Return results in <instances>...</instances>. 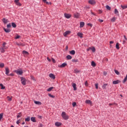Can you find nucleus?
Instances as JSON below:
<instances>
[{
	"mask_svg": "<svg viewBox=\"0 0 127 127\" xmlns=\"http://www.w3.org/2000/svg\"><path fill=\"white\" fill-rule=\"evenodd\" d=\"M62 116L64 120H68V119H69V116L66 115V113H65V112H62Z\"/></svg>",
	"mask_w": 127,
	"mask_h": 127,
	"instance_id": "1",
	"label": "nucleus"
},
{
	"mask_svg": "<svg viewBox=\"0 0 127 127\" xmlns=\"http://www.w3.org/2000/svg\"><path fill=\"white\" fill-rule=\"evenodd\" d=\"M14 72L16 73L17 75H20V76H22V74H23V71H22V70L21 69L14 70Z\"/></svg>",
	"mask_w": 127,
	"mask_h": 127,
	"instance_id": "2",
	"label": "nucleus"
},
{
	"mask_svg": "<svg viewBox=\"0 0 127 127\" xmlns=\"http://www.w3.org/2000/svg\"><path fill=\"white\" fill-rule=\"evenodd\" d=\"M20 78L21 84L24 85H26V79H25L23 77H21Z\"/></svg>",
	"mask_w": 127,
	"mask_h": 127,
	"instance_id": "3",
	"label": "nucleus"
},
{
	"mask_svg": "<svg viewBox=\"0 0 127 127\" xmlns=\"http://www.w3.org/2000/svg\"><path fill=\"white\" fill-rule=\"evenodd\" d=\"M88 3L90 4H96V0H89L88 1Z\"/></svg>",
	"mask_w": 127,
	"mask_h": 127,
	"instance_id": "4",
	"label": "nucleus"
},
{
	"mask_svg": "<svg viewBox=\"0 0 127 127\" xmlns=\"http://www.w3.org/2000/svg\"><path fill=\"white\" fill-rule=\"evenodd\" d=\"M64 17L67 19L70 18V17H71V14L68 13H64Z\"/></svg>",
	"mask_w": 127,
	"mask_h": 127,
	"instance_id": "5",
	"label": "nucleus"
},
{
	"mask_svg": "<svg viewBox=\"0 0 127 127\" xmlns=\"http://www.w3.org/2000/svg\"><path fill=\"white\" fill-rule=\"evenodd\" d=\"M79 16L80 14L79 13H75L74 14V17H75V18H79Z\"/></svg>",
	"mask_w": 127,
	"mask_h": 127,
	"instance_id": "6",
	"label": "nucleus"
},
{
	"mask_svg": "<svg viewBox=\"0 0 127 127\" xmlns=\"http://www.w3.org/2000/svg\"><path fill=\"white\" fill-rule=\"evenodd\" d=\"M23 54L24 56H28V55H29V53L28 52L25 51H23Z\"/></svg>",
	"mask_w": 127,
	"mask_h": 127,
	"instance_id": "7",
	"label": "nucleus"
},
{
	"mask_svg": "<svg viewBox=\"0 0 127 127\" xmlns=\"http://www.w3.org/2000/svg\"><path fill=\"white\" fill-rule=\"evenodd\" d=\"M71 33V31H66L64 33V36H67L68 34Z\"/></svg>",
	"mask_w": 127,
	"mask_h": 127,
	"instance_id": "8",
	"label": "nucleus"
},
{
	"mask_svg": "<svg viewBox=\"0 0 127 127\" xmlns=\"http://www.w3.org/2000/svg\"><path fill=\"white\" fill-rule=\"evenodd\" d=\"M120 83H121V80H114L113 82V84H119Z\"/></svg>",
	"mask_w": 127,
	"mask_h": 127,
	"instance_id": "9",
	"label": "nucleus"
},
{
	"mask_svg": "<svg viewBox=\"0 0 127 127\" xmlns=\"http://www.w3.org/2000/svg\"><path fill=\"white\" fill-rule=\"evenodd\" d=\"M5 74L8 76V74H9V69L8 67H5Z\"/></svg>",
	"mask_w": 127,
	"mask_h": 127,
	"instance_id": "10",
	"label": "nucleus"
},
{
	"mask_svg": "<svg viewBox=\"0 0 127 127\" xmlns=\"http://www.w3.org/2000/svg\"><path fill=\"white\" fill-rule=\"evenodd\" d=\"M65 66H67V64L64 63L63 64H62L60 66H59L60 68H64V67H65Z\"/></svg>",
	"mask_w": 127,
	"mask_h": 127,
	"instance_id": "11",
	"label": "nucleus"
},
{
	"mask_svg": "<svg viewBox=\"0 0 127 127\" xmlns=\"http://www.w3.org/2000/svg\"><path fill=\"white\" fill-rule=\"evenodd\" d=\"M72 86L73 88L74 91H76L77 90V87H76V83H72Z\"/></svg>",
	"mask_w": 127,
	"mask_h": 127,
	"instance_id": "12",
	"label": "nucleus"
},
{
	"mask_svg": "<svg viewBox=\"0 0 127 127\" xmlns=\"http://www.w3.org/2000/svg\"><path fill=\"white\" fill-rule=\"evenodd\" d=\"M49 77L50 78H51L52 79H55L56 77H55V75L54 74H53V73H50L49 74Z\"/></svg>",
	"mask_w": 127,
	"mask_h": 127,
	"instance_id": "13",
	"label": "nucleus"
},
{
	"mask_svg": "<svg viewBox=\"0 0 127 127\" xmlns=\"http://www.w3.org/2000/svg\"><path fill=\"white\" fill-rule=\"evenodd\" d=\"M107 86H108V84L107 83L103 84L102 86V89L106 90L107 89Z\"/></svg>",
	"mask_w": 127,
	"mask_h": 127,
	"instance_id": "14",
	"label": "nucleus"
},
{
	"mask_svg": "<svg viewBox=\"0 0 127 127\" xmlns=\"http://www.w3.org/2000/svg\"><path fill=\"white\" fill-rule=\"evenodd\" d=\"M86 104H89V105H92L93 103L91 102V100H86L85 101Z\"/></svg>",
	"mask_w": 127,
	"mask_h": 127,
	"instance_id": "15",
	"label": "nucleus"
},
{
	"mask_svg": "<svg viewBox=\"0 0 127 127\" xmlns=\"http://www.w3.org/2000/svg\"><path fill=\"white\" fill-rule=\"evenodd\" d=\"M84 25H85V23L84 22H80V28H82V27H84Z\"/></svg>",
	"mask_w": 127,
	"mask_h": 127,
	"instance_id": "16",
	"label": "nucleus"
},
{
	"mask_svg": "<svg viewBox=\"0 0 127 127\" xmlns=\"http://www.w3.org/2000/svg\"><path fill=\"white\" fill-rule=\"evenodd\" d=\"M77 35L80 37V38H83V33H81V32H78L77 33Z\"/></svg>",
	"mask_w": 127,
	"mask_h": 127,
	"instance_id": "17",
	"label": "nucleus"
},
{
	"mask_svg": "<svg viewBox=\"0 0 127 127\" xmlns=\"http://www.w3.org/2000/svg\"><path fill=\"white\" fill-rule=\"evenodd\" d=\"M55 125L56 127H60V126H61V123L56 122Z\"/></svg>",
	"mask_w": 127,
	"mask_h": 127,
	"instance_id": "18",
	"label": "nucleus"
},
{
	"mask_svg": "<svg viewBox=\"0 0 127 127\" xmlns=\"http://www.w3.org/2000/svg\"><path fill=\"white\" fill-rule=\"evenodd\" d=\"M31 121L33 122V123H36V120L35 119V117H31Z\"/></svg>",
	"mask_w": 127,
	"mask_h": 127,
	"instance_id": "19",
	"label": "nucleus"
},
{
	"mask_svg": "<svg viewBox=\"0 0 127 127\" xmlns=\"http://www.w3.org/2000/svg\"><path fill=\"white\" fill-rule=\"evenodd\" d=\"M3 30H4L5 32H6V33H9V32H10V30L9 29H5L4 28Z\"/></svg>",
	"mask_w": 127,
	"mask_h": 127,
	"instance_id": "20",
	"label": "nucleus"
},
{
	"mask_svg": "<svg viewBox=\"0 0 127 127\" xmlns=\"http://www.w3.org/2000/svg\"><path fill=\"white\" fill-rule=\"evenodd\" d=\"M5 44H6V43L4 42L2 44V48H4V49H7V47L5 46Z\"/></svg>",
	"mask_w": 127,
	"mask_h": 127,
	"instance_id": "21",
	"label": "nucleus"
},
{
	"mask_svg": "<svg viewBox=\"0 0 127 127\" xmlns=\"http://www.w3.org/2000/svg\"><path fill=\"white\" fill-rule=\"evenodd\" d=\"M69 53L70 54H71V55H75V54L76 53V52H75L74 50H72L69 52Z\"/></svg>",
	"mask_w": 127,
	"mask_h": 127,
	"instance_id": "22",
	"label": "nucleus"
},
{
	"mask_svg": "<svg viewBox=\"0 0 127 127\" xmlns=\"http://www.w3.org/2000/svg\"><path fill=\"white\" fill-rule=\"evenodd\" d=\"M2 21L3 22V23H7V22H8V20H7V19H5V18H3L2 20Z\"/></svg>",
	"mask_w": 127,
	"mask_h": 127,
	"instance_id": "23",
	"label": "nucleus"
},
{
	"mask_svg": "<svg viewBox=\"0 0 127 127\" xmlns=\"http://www.w3.org/2000/svg\"><path fill=\"white\" fill-rule=\"evenodd\" d=\"M34 103L36 104V105H42V103H41L40 101H35Z\"/></svg>",
	"mask_w": 127,
	"mask_h": 127,
	"instance_id": "24",
	"label": "nucleus"
},
{
	"mask_svg": "<svg viewBox=\"0 0 127 127\" xmlns=\"http://www.w3.org/2000/svg\"><path fill=\"white\" fill-rule=\"evenodd\" d=\"M4 49H5L4 48H2V47L0 48V52H1L2 53H4V52L5 51H4Z\"/></svg>",
	"mask_w": 127,
	"mask_h": 127,
	"instance_id": "25",
	"label": "nucleus"
},
{
	"mask_svg": "<svg viewBox=\"0 0 127 127\" xmlns=\"http://www.w3.org/2000/svg\"><path fill=\"white\" fill-rule=\"evenodd\" d=\"M116 49H118V50H119V49H120V43H117L116 45Z\"/></svg>",
	"mask_w": 127,
	"mask_h": 127,
	"instance_id": "26",
	"label": "nucleus"
},
{
	"mask_svg": "<svg viewBox=\"0 0 127 127\" xmlns=\"http://www.w3.org/2000/svg\"><path fill=\"white\" fill-rule=\"evenodd\" d=\"M66 59L67 60H71V59H72V56L68 55L66 56Z\"/></svg>",
	"mask_w": 127,
	"mask_h": 127,
	"instance_id": "27",
	"label": "nucleus"
},
{
	"mask_svg": "<svg viewBox=\"0 0 127 127\" xmlns=\"http://www.w3.org/2000/svg\"><path fill=\"white\" fill-rule=\"evenodd\" d=\"M54 88V87H50L49 89H48L47 90V92H51V90H53Z\"/></svg>",
	"mask_w": 127,
	"mask_h": 127,
	"instance_id": "28",
	"label": "nucleus"
},
{
	"mask_svg": "<svg viewBox=\"0 0 127 127\" xmlns=\"http://www.w3.org/2000/svg\"><path fill=\"white\" fill-rule=\"evenodd\" d=\"M16 44L18 46H24V45H23V44L21 43H16Z\"/></svg>",
	"mask_w": 127,
	"mask_h": 127,
	"instance_id": "29",
	"label": "nucleus"
},
{
	"mask_svg": "<svg viewBox=\"0 0 127 127\" xmlns=\"http://www.w3.org/2000/svg\"><path fill=\"white\" fill-rule=\"evenodd\" d=\"M121 7L123 8V9H126V8H127V5H121Z\"/></svg>",
	"mask_w": 127,
	"mask_h": 127,
	"instance_id": "30",
	"label": "nucleus"
},
{
	"mask_svg": "<svg viewBox=\"0 0 127 127\" xmlns=\"http://www.w3.org/2000/svg\"><path fill=\"white\" fill-rule=\"evenodd\" d=\"M114 105H115L116 106H118V104L116 103H109V106H114Z\"/></svg>",
	"mask_w": 127,
	"mask_h": 127,
	"instance_id": "31",
	"label": "nucleus"
},
{
	"mask_svg": "<svg viewBox=\"0 0 127 127\" xmlns=\"http://www.w3.org/2000/svg\"><path fill=\"white\" fill-rule=\"evenodd\" d=\"M117 19V18L116 17H113L112 19H111V21H112L113 22H115V21H116V20Z\"/></svg>",
	"mask_w": 127,
	"mask_h": 127,
	"instance_id": "32",
	"label": "nucleus"
},
{
	"mask_svg": "<svg viewBox=\"0 0 127 127\" xmlns=\"http://www.w3.org/2000/svg\"><path fill=\"white\" fill-rule=\"evenodd\" d=\"M3 117V113L0 114V122L1 121V119H2Z\"/></svg>",
	"mask_w": 127,
	"mask_h": 127,
	"instance_id": "33",
	"label": "nucleus"
},
{
	"mask_svg": "<svg viewBox=\"0 0 127 127\" xmlns=\"http://www.w3.org/2000/svg\"><path fill=\"white\" fill-rule=\"evenodd\" d=\"M0 86L1 87V89L2 90L4 89L5 88L4 86H3V84H2V83L0 84Z\"/></svg>",
	"mask_w": 127,
	"mask_h": 127,
	"instance_id": "34",
	"label": "nucleus"
},
{
	"mask_svg": "<svg viewBox=\"0 0 127 127\" xmlns=\"http://www.w3.org/2000/svg\"><path fill=\"white\" fill-rule=\"evenodd\" d=\"M91 65L93 66V67H96V63H95L94 62H92Z\"/></svg>",
	"mask_w": 127,
	"mask_h": 127,
	"instance_id": "35",
	"label": "nucleus"
},
{
	"mask_svg": "<svg viewBox=\"0 0 127 127\" xmlns=\"http://www.w3.org/2000/svg\"><path fill=\"white\" fill-rule=\"evenodd\" d=\"M29 121H30V117H28L25 119V122H29Z\"/></svg>",
	"mask_w": 127,
	"mask_h": 127,
	"instance_id": "36",
	"label": "nucleus"
},
{
	"mask_svg": "<svg viewBox=\"0 0 127 127\" xmlns=\"http://www.w3.org/2000/svg\"><path fill=\"white\" fill-rule=\"evenodd\" d=\"M91 50H92V52H95V51H96V49L95 47H93L92 48H91Z\"/></svg>",
	"mask_w": 127,
	"mask_h": 127,
	"instance_id": "37",
	"label": "nucleus"
},
{
	"mask_svg": "<svg viewBox=\"0 0 127 127\" xmlns=\"http://www.w3.org/2000/svg\"><path fill=\"white\" fill-rule=\"evenodd\" d=\"M115 14L119 15V11H118V9H115Z\"/></svg>",
	"mask_w": 127,
	"mask_h": 127,
	"instance_id": "38",
	"label": "nucleus"
},
{
	"mask_svg": "<svg viewBox=\"0 0 127 127\" xmlns=\"http://www.w3.org/2000/svg\"><path fill=\"white\" fill-rule=\"evenodd\" d=\"M0 67L1 68H3L4 67V64L3 63L0 64Z\"/></svg>",
	"mask_w": 127,
	"mask_h": 127,
	"instance_id": "39",
	"label": "nucleus"
},
{
	"mask_svg": "<svg viewBox=\"0 0 127 127\" xmlns=\"http://www.w3.org/2000/svg\"><path fill=\"white\" fill-rule=\"evenodd\" d=\"M12 27L15 28L16 27V24H15V23H12Z\"/></svg>",
	"mask_w": 127,
	"mask_h": 127,
	"instance_id": "40",
	"label": "nucleus"
},
{
	"mask_svg": "<svg viewBox=\"0 0 127 127\" xmlns=\"http://www.w3.org/2000/svg\"><path fill=\"white\" fill-rule=\"evenodd\" d=\"M15 4L16 5H18V6H21V3H20V2H19L15 3Z\"/></svg>",
	"mask_w": 127,
	"mask_h": 127,
	"instance_id": "41",
	"label": "nucleus"
},
{
	"mask_svg": "<svg viewBox=\"0 0 127 127\" xmlns=\"http://www.w3.org/2000/svg\"><path fill=\"white\" fill-rule=\"evenodd\" d=\"M127 75H126V77L124 78L123 80V83H126V82H127Z\"/></svg>",
	"mask_w": 127,
	"mask_h": 127,
	"instance_id": "42",
	"label": "nucleus"
},
{
	"mask_svg": "<svg viewBox=\"0 0 127 127\" xmlns=\"http://www.w3.org/2000/svg\"><path fill=\"white\" fill-rule=\"evenodd\" d=\"M72 62H74L75 63L78 62V60L77 59H72Z\"/></svg>",
	"mask_w": 127,
	"mask_h": 127,
	"instance_id": "43",
	"label": "nucleus"
},
{
	"mask_svg": "<svg viewBox=\"0 0 127 127\" xmlns=\"http://www.w3.org/2000/svg\"><path fill=\"white\" fill-rule=\"evenodd\" d=\"M48 95H49V97H50L51 98H53V99H54V98H55V96L51 95V94H49Z\"/></svg>",
	"mask_w": 127,
	"mask_h": 127,
	"instance_id": "44",
	"label": "nucleus"
},
{
	"mask_svg": "<svg viewBox=\"0 0 127 127\" xmlns=\"http://www.w3.org/2000/svg\"><path fill=\"white\" fill-rule=\"evenodd\" d=\"M106 8L107 9H108V10H111V7H110V6L109 5H106Z\"/></svg>",
	"mask_w": 127,
	"mask_h": 127,
	"instance_id": "45",
	"label": "nucleus"
},
{
	"mask_svg": "<svg viewBox=\"0 0 127 127\" xmlns=\"http://www.w3.org/2000/svg\"><path fill=\"white\" fill-rule=\"evenodd\" d=\"M89 84L88 83V81H86L85 82V86H86V87H88Z\"/></svg>",
	"mask_w": 127,
	"mask_h": 127,
	"instance_id": "46",
	"label": "nucleus"
},
{
	"mask_svg": "<svg viewBox=\"0 0 127 127\" xmlns=\"http://www.w3.org/2000/svg\"><path fill=\"white\" fill-rule=\"evenodd\" d=\"M74 73H79V72H80V71H79V70H78V69H74Z\"/></svg>",
	"mask_w": 127,
	"mask_h": 127,
	"instance_id": "47",
	"label": "nucleus"
},
{
	"mask_svg": "<svg viewBox=\"0 0 127 127\" xmlns=\"http://www.w3.org/2000/svg\"><path fill=\"white\" fill-rule=\"evenodd\" d=\"M7 27L8 28H10V27H11V25L10 24V23L7 25Z\"/></svg>",
	"mask_w": 127,
	"mask_h": 127,
	"instance_id": "48",
	"label": "nucleus"
},
{
	"mask_svg": "<svg viewBox=\"0 0 127 127\" xmlns=\"http://www.w3.org/2000/svg\"><path fill=\"white\" fill-rule=\"evenodd\" d=\"M76 105H77V104L76 103V102H73L72 103V106L73 107H76Z\"/></svg>",
	"mask_w": 127,
	"mask_h": 127,
	"instance_id": "49",
	"label": "nucleus"
},
{
	"mask_svg": "<svg viewBox=\"0 0 127 127\" xmlns=\"http://www.w3.org/2000/svg\"><path fill=\"white\" fill-rule=\"evenodd\" d=\"M15 39H18L19 38H20V36L19 35H17L16 37H15Z\"/></svg>",
	"mask_w": 127,
	"mask_h": 127,
	"instance_id": "50",
	"label": "nucleus"
},
{
	"mask_svg": "<svg viewBox=\"0 0 127 127\" xmlns=\"http://www.w3.org/2000/svg\"><path fill=\"white\" fill-rule=\"evenodd\" d=\"M115 72L116 73V74H117V75H119L120 74V72H119V71L115 70Z\"/></svg>",
	"mask_w": 127,
	"mask_h": 127,
	"instance_id": "51",
	"label": "nucleus"
},
{
	"mask_svg": "<svg viewBox=\"0 0 127 127\" xmlns=\"http://www.w3.org/2000/svg\"><path fill=\"white\" fill-rule=\"evenodd\" d=\"M7 99L8 101H11V100H12L11 98L9 96H8L7 97Z\"/></svg>",
	"mask_w": 127,
	"mask_h": 127,
	"instance_id": "52",
	"label": "nucleus"
},
{
	"mask_svg": "<svg viewBox=\"0 0 127 127\" xmlns=\"http://www.w3.org/2000/svg\"><path fill=\"white\" fill-rule=\"evenodd\" d=\"M98 21H99V22L102 23V22H104V20L101 19H98Z\"/></svg>",
	"mask_w": 127,
	"mask_h": 127,
	"instance_id": "53",
	"label": "nucleus"
},
{
	"mask_svg": "<svg viewBox=\"0 0 127 127\" xmlns=\"http://www.w3.org/2000/svg\"><path fill=\"white\" fill-rule=\"evenodd\" d=\"M18 115H17V118L18 119L19 118H20L21 117V115H21V113H18Z\"/></svg>",
	"mask_w": 127,
	"mask_h": 127,
	"instance_id": "54",
	"label": "nucleus"
},
{
	"mask_svg": "<svg viewBox=\"0 0 127 127\" xmlns=\"http://www.w3.org/2000/svg\"><path fill=\"white\" fill-rule=\"evenodd\" d=\"M31 78L32 80H33V81H35V78L33 77V76L31 75Z\"/></svg>",
	"mask_w": 127,
	"mask_h": 127,
	"instance_id": "55",
	"label": "nucleus"
},
{
	"mask_svg": "<svg viewBox=\"0 0 127 127\" xmlns=\"http://www.w3.org/2000/svg\"><path fill=\"white\" fill-rule=\"evenodd\" d=\"M98 85H99V84L98 83L95 84L96 89H98V88H99Z\"/></svg>",
	"mask_w": 127,
	"mask_h": 127,
	"instance_id": "56",
	"label": "nucleus"
},
{
	"mask_svg": "<svg viewBox=\"0 0 127 127\" xmlns=\"http://www.w3.org/2000/svg\"><path fill=\"white\" fill-rule=\"evenodd\" d=\"M87 25L88 26H90V27H92L93 26V25L92 24H91V23H88Z\"/></svg>",
	"mask_w": 127,
	"mask_h": 127,
	"instance_id": "57",
	"label": "nucleus"
},
{
	"mask_svg": "<svg viewBox=\"0 0 127 127\" xmlns=\"http://www.w3.org/2000/svg\"><path fill=\"white\" fill-rule=\"evenodd\" d=\"M14 2H15V3L19 2V0H14Z\"/></svg>",
	"mask_w": 127,
	"mask_h": 127,
	"instance_id": "58",
	"label": "nucleus"
},
{
	"mask_svg": "<svg viewBox=\"0 0 127 127\" xmlns=\"http://www.w3.org/2000/svg\"><path fill=\"white\" fill-rule=\"evenodd\" d=\"M16 124H17V125H19V124H20V122H19V120L17 121Z\"/></svg>",
	"mask_w": 127,
	"mask_h": 127,
	"instance_id": "59",
	"label": "nucleus"
},
{
	"mask_svg": "<svg viewBox=\"0 0 127 127\" xmlns=\"http://www.w3.org/2000/svg\"><path fill=\"white\" fill-rule=\"evenodd\" d=\"M39 127H43V125H42V124H40Z\"/></svg>",
	"mask_w": 127,
	"mask_h": 127,
	"instance_id": "60",
	"label": "nucleus"
},
{
	"mask_svg": "<svg viewBox=\"0 0 127 127\" xmlns=\"http://www.w3.org/2000/svg\"><path fill=\"white\" fill-rule=\"evenodd\" d=\"M38 119H42V116H38Z\"/></svg>",
	"mask_w": 127,
	"mask_h": 127,
	"instance_id": "61",
	"label": "nucleus"
},
{
	"mask_svg": "<svg viewBox=\"0 0 127 127\" xmlns=\"http://www.w3.org/2000/svg\"><path fill=\"white\" fill-rule=\"evenodd\" d=\"M89 8H90V7H89V6H86V7H85V9H89Z\"/></svg>",
	"mask_w": 127,
	"mask_h": 127,
	"instance_id": "62",
	"label": "nucleus"
},
{
	"mask_svg": "<svg viewBox=\"0 0 127 127\" xmlns=\"http://www.w3.org/2000/svg\"><path fill=\"white\" fill-rule=\"evenodd\" d=\"M124 37L125 40L127 41V37L126 36V35H124Z\"/></svg>",
	"mask_w": 127,
	"mask_h": 127,
	"instance_id": "63",
	"label": "nucleus"
},
{
	"mask_svg": "<svg viewBox=\"0 0 127 127\" xmlns=\"http://www.w3.org/2000/svg\"><path fill=\"white\" fill-rule=\"evenodd\" d=\"M48 61H49V62H50V61H51V60H50L48 57H47V58Z\"/></svg>",
	"mask_w": 127,
	"mask_h": 127,
	"instance_id": "64",
	"label": "nucleus"
}]
</instances>
